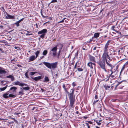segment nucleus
Here are the masks:
<instances>
[{"label":"nucleus","instance_id":"f257e3e1","mask_svg":"<svg viewBox=\"0 0 128 128\" xmlns=\"http://www.w3.org/2000/svg\"><path fill=\"white\" fill-rule=\"evenodd\" d=\"M108 50H104V53L102 55V58L104 60H105L107 64L110 66H111V65L109 63V62L110 60V58L108 54Z\"/></svg>","mask_w":128,"mask_h":128},{"label":"nucleus","instance_id":"f03ea898","mask_svg":"<svg viewBox=\"0 0 128 128\" xmlns=\"http://www.w3.org/2000/svg\"><path fill=\"white\" fill-rule=\"evenodd\" d=\"M47 32V30L46 29H44L39 31L38 32V34H41L40 36V38L43 39L44 38Z\"/></svg>","mask_w":128,"mask_h":128},{"label":"nucleus","instance_id":"7ed1b4c3","mask_svg":"<svg viewBox=\"0 0 128 128\" xmlns=\"http://www.w3.org/2000/svg\"><path fill=\"white\" fill-rule=\"evenodd\" d=\"M57 50V46H56L52 48L50 52V53L51 54H52L53 56H54L56 54Z\"/></svg>","mask_w":128,"mask_h":128},{"label":"nucleus","instance_id":"20e7f679","mask_svg":"<svg viewBox=\"0 0 128 128\" xmlns=\"http://www.w3.org/2000/svg\"><path fill=\"white\" fill-rule=\"evenodd\" d=\"M98 64L99 65L100 67L102 69L106 72H107L105 68V61H100L98 62Z\"/></svg>","mask_w":128,"mask_h":128},{"label":"nucleus","instance_id":"39448f33","mask_svg":"<svg viewBox=\"0 0 128 128\" xmlns=\"http://www.w3.org/2000/svg\"><path fill=\"white\" fill-rule=\"evenodd\" d=\"M13 84H14L20 86H23L25 85V84L24 83L20 82L18 81L14 82Z\"/></svg>","mask_w":128,"mask_h":128},{"label":"nucleus","instance_id":"423d86ee","mask_svg":"<svg viewBox=\"0 0 128 128\" xmlns=\"http://www.w3.org/2000/svg\"><path fill=\"white\" fill-rule=\"evenodd\" d=\"M71 92L70 93H69V99H72L74 98V89H72L71 90Z\"/></svg>","mask_w":128,"mask_h":128},{"label":"nucleus","instance_id":"0eeeda50","mask_svg":"<svg viewBox=\"0 0 128 128\" xmlns=\"http://www.w3.org/2000/svg\"><path fill=\"white\" fill-rule=\"evenodd\" d=\"M58 64V62H56L54 63H51V68L53 69H54L56 67V66Z\"/></svg>","mask_w":128,"mask_h":128},{"label":"nucleus","instance_id":"6e6552de","mask_svg":"<svg viewBox=\"0 0 128 128\" xmlns=\"http://www.w3.org/2000/svg\"><path fill=\"white\" fill-rule=\"evenodd\" d=\"M43 64L45 65L47 68L51 69V63L48 62H43Z\"/></svg>","mask_w":128,"mask_h":128},{"label":"nucleus","instance_id":"1a4fd4ad","mask_svg":"<svg viewBox=\"0 0 128 128\" xmlns=\"http://www.w3.org/2000/svg\"><path fill=\"white\" fill-rule=\"evenodd\" d=\"M70 106L72 108H73L74 106H73L74 103V98L70 99Z\"/></svg>","mask_w":128,"mask_h":128},{"label":"nucleus","instance_id":"9d476101","mask_svg":"<svg viewBox=\"0 0 128 128\" xmlns=\"http://www.w3.org/2000/svg\"><path fill=\"white\" fill-rule=\"evenodd\" d=\"M5 18L13 19L14 18V16H11L8 14H7V16H6Z\"/></svg>","mask_w":128,"mask_h":128},{"label":"nucleus","instance_id":"9b49d317","mask_svg":"<svg viewBox=\"0 0 128 128\" xmlns=\"http://www.w3.org/2000/svg\"><path fill=\"white\" fill-rule=\"evenodd\" d=\"M36 58L35 56H32L29 57L28 60L29 62H31L33 61Z\"/></svg>","mask_w":128,"mask_h":128},{"label":"nucleus","instance_id":"f8f14e48","mask_svg":"<svg viewBox=\"0 0 128 128\" xmlns=\"http://www.w3.org/2000/svg\"><path fill=\"white\" fill-rule=\"evenodd\" d=\"M110 40H108L106 44H105L104 48V50H108V46L110 42Z\"/></svg>","mask_w":128,"mask_h":128},{"label":"nucleus","instance_id":"ddd939ff","mask_svg":"<svg viewBox=\"0 0 128 128\" xmlns=\"http://www.w3.org/2000/svg\"><path fill=\"white\" fill-rule=\"evenodd\" d=\"M6 73V71L4 70V68L0 67V74H5Z\"/></svg>","mask_w":128,"mask_h":128},{"label":"nucleus","instance_id":"4468645a","mask_svg":"<svg viewBox=\"0 0 128 128\" xmlns=\"http://www.w3.org/2000/svg\"><path fill=\"white\" fill-rule=\"evenodd\" d=\"M89 59L90 61L93 62H95V59L94 57L90 55L89 56Z\"/></svg>","mask_w":128,"mask_h":128},{"label":"nucleus","instance_id":"2eb2a0df","mask_svg":"<svg viewBox=\"0 0 128 128\" xmlns=\"http://www.w3.org/2000/svg\"><path fill=\"white\" fill-rule=\"evenodd\" d=\"M6 78H10L12 81H13L14 80V76L12 75H10L8 76H6Z\"/></svg>","mask_w":128,"mask_h":128},{"label":"nucleus","instance_id":"dca6fc26","mask_svg":"<svg viewBox=\"0 0 128 128\" xmlns=\"http://www.w3.org/2000/svg\"><path fill=\"white\" fill-rule=\"evenodd\" d=\"M41 78V76H38V77L34 78H32V79L35 80L37 81L40 79Z\"/></svg>","mask_w":128,"mask_h":128},{"label":"nucleus","instance_id":"f3484780","mask_svg":"<svg viewBox=\"0 0 128 128\" xmlns=\"http://www.w3.org/2000/svg\"><path fill=\"white\" fill-rule=\"evenodd\" d=\"M92 64L95 65V64L94 63H93L91 62H90L88 64V66L90 67L91 68H93V67L92 66Z\"/></svg>","mask_w":128,"mask_h":128},{"label":"nucleus","instance_id":"a211bd4d","mask_svg":"<svg viewBox=\"0 0 128 128\" xmlns=\"http://www.w3.org/2000/svg\"><path fill=\"white\" fill-rule=\"evenodd\" d=\"M4 98H8L9 97L8 94V93H6L3 95Z\"/></svg>","mask_w":128,"mask_h":128},{"label":"nucleus","instance_id":"6ab92c4d","mask_svg":"<svg viewBox=\"0 0 128 128\" xmlns=\"http://www.w3.org/2000/svg\"><path fill=\"white\" fill-rule=\"evenodd\" d=\"M49 81L48 78L46 76H45L44 78V82H48Z\"/></svg>","mask_w":128,"mask_h":128},{"label":"nucleus","instance_id":"aec40b11","mask_svg":"<svg viewBox=\"0 0 128 128\" xmlns=\"http://www.w3.org/2000/svg\"><path fill=\"white\" fill-rule=\"evenodd\" d=\"M17 88L16 87L13 86L10 88V90H13L14 92H15Z\"/></svg>","mask_w":128,"mask_h":128},{"label":"nucleus","instance_id":"412c9836","mask_svg":"<svg viewBox=\"0 0 128 128\" xmlns=\"http://www.w3.org/2000/svg\"><path fill=\"white\" fill-rule=\"evenodd\" d=\"M110 71L111 72V73L110 74V75L109 76L110 77H111L112 78H113L114 77V75H112V74L113 73V72L112 71V69H111L110 70Z\"/></svg>","mask_w":128,"mask_h":128},{"label":"nucleus","instance_id":"4be33fe9","mask_svg":"<svg viewBox=\"0 0 128 128\" xmlns=\"http://www.w3.org/2000/svg\"><path fill=\"white\" fill-rule=\"evenodd\" d=\"M100 33H95L94 35V38H98L99 36Z\"/></svg>","mask_w":128,"mask_h":128},{"label":"nucleus","instance_id":"5701e85b","mask_svg":"<svg viewBox=\"0 0 128 128\" xmlns=\"http://www.w3.org/2000/svg\"><path fill=\"white\" fill-rule=\"evenodd\" d=\"M40 53V51H36L35 53V54H36V56H35L36 58L38 57V56L39 54Z\"/></svg>","mask_w":128,"mask_h":128},{"label":"nucleus","instance_id":"b1692460","mask_svg":"<svg viewBox=\"0 0 128 128\" xmlns=\"http://www.w3.org/2000/svg\"><path fill=\"white\" fill-rule=\"evenodd\" d=\"M48 53V51L47 50H44L42 52V54L44 56H46Z\"/></svg>","mask_w":128,"mask_h":128},{"label":"nucleus","instance_id":"393cba45","mask_svg":"<svg viewBox=\"0 0 128 128\" xmlns=\"http://www.w3.org/2000/svg\"><path fill=\"white\" fill-rule=\"evenodd\" d=\"M7 85L6 86L3 88H0V89L1 91H4L6 90L7 88Z\"/></svg>","mask_w":128,"mask_h":128},{"label":"nucleus","instance_id":"a878e982","mask_svg":"<svg viewBox=\"0 0 128 128\" xmlns=\"http://www.w3.org/2000/svg\"><path fill=\"white\" fill-rule=\"evenodd\" d=\"M8 96L9 97H10L14 98L15 97V96L14 95L11 94H8Z\"/></svg>","mask_w":128,"mask_h":128},{"label":"nucleus","instance_id":"bb28decb","mask_svg":"<svg viewBox=\"0 0 128 128\" xmlns=\"http://www.w3.org/2000/svg\"><path fill=\"white\" fill-rule=\"evenodd\" d=\"M96 122L97 124L98 125H100L101 124V122H99V121H98V120H96Z\"/></svg>","mask_w":128,"mask_h":128},{"label":"nucleus","instance_id":"cd10ccee","mask_svg":"<svg viewBox=\"0 0 128 128\" xmlns=\"http://www.w3.org/2000/svg\"><path fill=\"white\" fill-rule=\"evenodd\" d=\"M20 22L18 21L17 22L15 23L14 24L16 25L17 27H18L20 26Z\"/></svg>","mask_w":128,"mask_h":128},{"label":"nucleus","instance_id":"c85d7f7f","mask_svg":"<svg viewBox=\"0 0 128 128\" xmlns=\"http://www.w3.org/2000/svg\"><path fill=\"white\" fill-rule=\"evenodd\" d=\"M29 88L28 86H27L26 87H23V89L25 90H29Z\"/></svg>","mask_w":128,"mask_h":128},{"label":"nucleus","instance_id":"c756f323","mask_svg":"<svg viewBox=\"0 0 128 128\" xmlns=\"http://www.w3.org/2000/svg\"><path fill=\"white\" fill-rule=\"evenodd\" d=\"M84 124L86 126H87L88 128H90V126L88 123H86Z\"/></svg>","mask_w":128,"mask_h":128},{"label":"nucleus","instance_id":"7c9ffc66","mask_svg":"<svg viewBox=\"0 0 128 128\" xmlns=\"http://www.w3.org/2000/svg\"><path fill=\"white\" fill-rule=\"evenodd\" d=\"M35 72H30V74L31 76H32L34 75L35 74Z\"/></svg>","mask_w":128,"mask_h":128},{"label":"nucleus","instance_id":"2f4dec72","mask_svg":"<svg viewBox=\"0 0 128 128\" xmlns=\"http://www.w3.org/2000/svg\"><path fill=\"white\" fill-rule=\"evenodd\" d=\"M23 92L22 91H20L19 92V94H18L20 95H22L23 94Z\"/></svg>","mask_w":128,"mask_h":128},{"label":"nucleus","instance_id":"473e14b6","mask_svg":"<svg viewBox=\"0 0 128 128\" xmlns=\"http://www.w3.org/2000/svg\"><path fill=\"white\" fill-rule=\"evenodd\" d=\"M78 70V71H82L83 70L82 69L80 68H79L77 69Z\"/></svg>","mask_w":128,"mask_h":128},{"label":"nucleus","instance_id":"72a5a7b5","mask_svg":"<svg viewBox=\"0 0 128 128\" xmlns=\"http://www.w3.org/2000/svg\"><path fill=\"white\" fill-rule=\"evenodd\" d=\"M125 65H124L122 69H121V72H122V71L124 69V68H125Z\"/></svg>","mask_w":128,"mask_h":128},{"label":"nucleus","instance_id":"f704fd0d","mask_svg":"<svg viewBox=\"0 0 128 128\" xmlns=\"http://www.w3.org/2000/svg\"><path fill=\"white\" fill-rule=\"evenodd\" d=\"M57 2V0H52L50 2V3L53 2Z\"/></svg>","mask_w":128,"mask_h":128},{"label":"nucleus","instance_id":"c9c22d12","mask_svg":"<svg viewBox=\"0 0 128 128\" xmlns=\"http://www.w3.org/2000/svg\"><path fill=\"white\" fill-rule=\"evenodd\" d=\"M60 50L58 52V54L57 56V58H59V56H60Z\"/></svg>","mask_w":128,"mask_h":128},{"label":"nucleus","instance_id":"e433bc0d","mask_svg":"<svg viewBox=\"0 0 128 128\" xmlns=\"http://www.w3.org/2000/svg\"><path fill=\"white\" fill-rule=\"evenodd\" d=\"M25 75L26 77L27 78L28 77V72H26L25 74Z\"/></svg>","mask_w":128,"mask_h":128},{"label":"nucleus","instance_id":"4c0bfd02","mask_svg":"<svg viewBox=\"0 0 128 128\" xmlns=\"http://www.w3.org/2000/svg\"><path fill=\"white\" fill-rule=\"evenodd\" d=\"M98 100H95V101H94L93 102V104H95L96 102H98Z\"/></svg>","mask_w":128,"mask_h":128},{"label":"nucleus","instance_id":"58836bf2","mask_svg":"<svg viewBox=\"0 0 128 128\" xmlns=\"http://www.w3.org/2000/svg\"><path fill=\"white\" fill-rule=\"evenodd\" d=\"M116 32L117 33H118V34H120V35L121 34V33L120 32H119L117 30H116Z\"/></svg>","mask_w":128,"mask_h":128},{"label":"nucleus","instance_id":"ea45409f","mask_svg":"<svg viewBox=\"0 0 128 128\" xmlns=\"http://www.w3.org/2000/svg\"><path fill=\"white\" fill-rule=\"evenodd\" d=\"M20 114V112H15L14 114L16 115H18V114Z\"/></svg>","mask_w":128,"mask_h":128},{"label":"nucleus","instance_id":"a19ab883","mask_svg":"<svg viewBox=\"0 0 128 128\" xmlns=\"http://www.w3.org/2000/svg\"><path fill=\"white\" fill-rule=\"evenodd\" d=\"M72 85L74 87L76 86V84L74 82H73L72 84Z\"/></svg>","mask_w":128,"mask_h":128},{"label":"nucleus","instance_id":"79ce46f5","mask_svg":"<svg viewBox=\"0 0 128 128\" xmlns=\"http://www.w3.org/2000/svg\"><path fill=\"white\" fill-rule=\"evenodd\" d=\"M26 34V36H28V35H32V34H30L28 33H27V34Z\"/></svg>","mask_w":128,"mask_h":128},{"label":"nucleus","instance_id":"37998d69","mask_svg":"<svg viewBox=\"0 0 128 128\" xmlns=\"http://www.w3.org/2000/svg\"><path fill=\"white\" fill-rule=\"evenodd\" d=\"M23 20H24V18H22V19H21L20 20H19L18 21L19 22H20L22 21Z\"/></svg>","mask_w":128,"mask_h":128},{"label":"nucleus","instance_id":"c03bdc74","mask_svg":"<svg viewBox=\"0 0 128 128\" xmlns=\"http://www.w3.org/2000/svg\"><path fill=\"white\" fill-rule=\"evenodd\" d=\"M62 87L64 89H65L66 88V87L65 86V85L64 84L62 86Z\"/></svg>","mask_w":128,"mask_h":128},{"label":"nucleus","instance_id":"a18cd8bd","mask_svg":"<svg viewBox=\"0 0 128 128\" xmlns=\"http://www.w3.org/2000/svg\"><path fill=\"white\" fill-rule=\"evenodd\" d=\"M64 21L63 20H62L58 22V23H61V22H64Z\"/></svg>","mask_w":128,"mask_h":128},{"label":"nucleus","instance_id":"49530a36","mask_svg":"<svg viewBox=\"0 0 128 128\" xmlns=\"http://www.w3.org/2000/svg\"><path fill=\"white\" fill-rule=\"evenodd\" d=\"M112 29L114 31H115L116 32V30H115L114 28V27H112Z\"/></svg>","mask_w":128,"mask_h":128},{"label":"nucleus","instance_id":"de8ad7c7","mask_svg":"<svg viewBox=\"0 0 128 128\" xmlns=\"http://www.w3.org/2000/svg\"><path fill=\"white\" fill-rule=\"evenodd\" d=\"M64 90L66 92L68 93V94H69V93L68 92L67 90H66V88L65 89H64Z\"/></svg>","mask_w":128,"mask_h":128},{"label":"nucleus","instance_id":"09e8293b","mask_svg":"<svg viewBox=\"0 0 128 128\" xmlns=\"http://www.w3.org/2000/svg\"><path fill=\"white\" fill-rule=\"evenodd\" d=\"M77 62L75 66H74V68H76V65H77Z\"/></svg>","mask_w":128,"mask_h":128},{"label":"nucleus","instance_id":"8fccbe9b","mask_svg":"<svg viewBox=\"0 0 128 128\" xmlns=\"http://www.w3.org/2000/svg\"><path fill=\"white\" fill-rule=\"evenodd\" d=\"M98 98V96L97 95H96L95 96V98L96 99H97Z\"/></svg>","mask_w":128,"mask_h":128},{"label":"nucleus","instance_id":"3c124183","mask_svg":"<svg viewBox=\"0 0 128 128\" xmlns=\"http://www.w3.org/2000/svg\"><path fill=\"white\" fill-rule=\"evenodd\" d=\"M96 47H95L94 48L93 50H96Z\"/></svg>","mask_w":128,"mask_h":128},{"label":"nucleus","instance_id":"603ef678","mask_svg":"<svg viewBox=\"0 0 128 128\" xmlns=\"http://www.w3.org/2000/svg\"><path fill=\"white\" fill-rule=\"evenodd\" d=\"M14 48L16 49H17L18 48H19L18 47H16V46H15Z\"/></svg>","mask_w":128,"mask_h":128},{"label":"nucleus","instance_id":"864d4df0","mask_svg":"<svg viewBox=\"0 0 128 128\" xmlns=\"http://www.w3.org/2000/svg\"><path fill=\"white\" fill-rule=\"evenodd\" d=\"M98 121H99V122H102V120H98Z\"/></svg>","mask_w":128,"mask_h":128},{"label":"nucleus","instance_id":"5fc2aeb1","mask_svg":"<svg viewBox=\"0 0 128 128\" xmlns=\"http://www.w3.org/2000/svg\"><path fill=\"white\" fill-rule=\"evenodd\" d=\"M88 122L90 124H92V122H91L89 121Z\"/></svg>","mask_w":128,"mask_h":128},{"label":"nucleus","instance_id":"6e6d98bb","mask_svg":"<svg viewBox=\"0 0 128 128\" xmlns=\"http://www.w3.org/2000/svg\"><path fill=\"white\" fill-rule=\"evenodd\" d=\"M79 112L78 111H77L76 112V113L77 114H78Z\"/></svg>","mask_w":128,"mask_h":128},{"label":"nucleus","instance_id":"4d7b16f0","mask_svg":"<svg viewBox=\"0 0 128 128\" xmlns=\"http://www.w3.org/2000/svg\"><path fill=\"white\" fill-rule=\"evenodd\" d=\"M44 57V56H42L41 57H40V58L41 59H42Z\"/></svg>","mask_w":128,"mask_h":128},{"label":"nucleus","instance_id":"13d9d810","mask_svg":"<svg viewBox=\"0 0 128 128\" xmlns=\"http://www.w3.org/2000/svg\"><path fill=\"white\" fill-rule=\"evenodd\" d=\"M23 87L21 88H20V89L21 90H22V89H23Z\"/></svg>","mask_w":128,"mask_h":128},{"label":"nucleus","instance_id":"bf43d9fd","mask_svg":"<svg viewBox=\"0 0 128 128\" xmlns=\"http://www.w3.org/2000/svg\"><path fill=\"white\" fill-rule=\"evenodd\" d=\"M66 19V18H64L62 20L64 21V20Z\"/></svg>","mask_w":128,"mask_h":128},{"label":"nucleus","instance_id":"052dcab7","mask_svg":"<svg viewBox=\"0 0 128 128\" xmlns=\"http://www.w3.org/2000/svg\"><path fill=\"white\" fill-rule=\"evenodd\" d=\"M14 121L16 122H17V121L15 119H14Z\"/></svg>","mask_w":128,"mask_h":128},{"label":"nucleus","instance_id":"680f3d73","mask_svg":"<svg viewBox=\"0 0 128 128\" xmlns=\"http://www.w3.org/2000/svg\"><path fill=\"white\" fill-rule=\"evenodd\" d=\"M90 41H92V39H90Z\"/></svg>","mask_w":128,"mask_h":128},{"label":"nucleus","instance_id":"e2e57ef3","mask_svg":"<svg viewBox=\"0 0 128 128\" xmlns=\"http://www.w3.org/2000/svg\"><path fill=\"white\" fill-rule=\"evenodd\" d=\"M26 32H29L26 31Z\"/></svg>","mask_w":128,"mask_h":128},{"label":"nucleus","instance_id":"0e129e2a","mask_svg":"<svg viewBox=\"0 0 128 128\" xmlns=\"http://www.w3.org/2000/svg\"><path fill=\"white\" fill-rule=\"evenodd\" d=\"M126 63H127V64H128V62H126Z\"/></svg>","mask_w":128,"mask_h":128},{"label":"nucleus","instance_id":"69168bd1","mask_svg":"<svg viewBox=\"0 0 128 128\" xmlns=\"http://www.w3.org/2000/svg\"><path fill=\"white\" fill-rule=\"evenodd\" d=\"M36 25H37V24H36Z\"/></svg>","mask_w":128,"mask_h":128},{"label":"nucleus","instance_id":"338daca9","mask_svg":"<svg viewBox=\"0 0 128 128\" xmlns=\"http://www.w3.org/2000/svg\"><path fill=\"white\" fill-rule=\"evenodd\" d=\"M38 28V27H36V28Z\"/></svg>","mask_w":128,"mask_h":128}]
</instances>
